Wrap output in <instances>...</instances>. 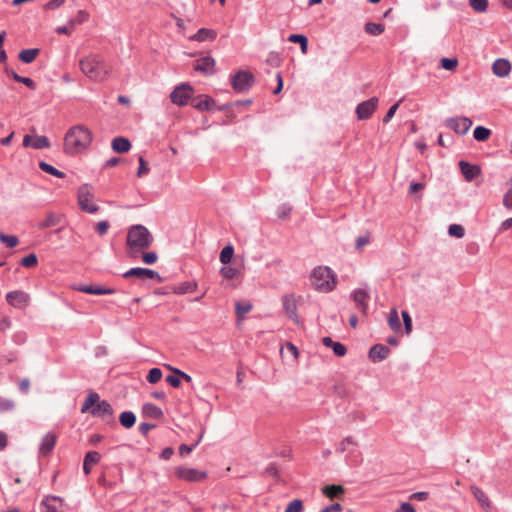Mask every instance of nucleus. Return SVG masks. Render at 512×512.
I'll return each mask as SVG.
<instances>
[{
    "label": "nucleus",
    "mask_w": 512,
    "mask_h": 512,
    "mask_svg": "<svg viewBox=\"0 0 512 512\" xmlns=\"http://www.w3.org/2000/svg\"><path fill=\"white\" fill-rule=\"evenodd\" d=\"M93 141L92 131L85 125L71 127L64 138V151L69 155H77L86 151Z\"/></svg>",
    "instance_id": "1"
},
{
    "label": "nucleus",
    "mask_w": 512,
    "mask_h": 512,
    "mask_svg": "<svg viewBox=\"0 0 512 512\" xmlns=\"http://www.w3.org/2000/svg\"><path fill=\"white\" fill-rule=\"evenodd\" d=\"M153 242V236L143 225L132 226L127 233V255L136 259L140 253L148 249Z\"/></svg>",
    "instance_id": "2"
},
{
    "label": "nucleus",
    "mask_w": 512,
    "mask_h": 512,
    "mask_svg": "<svg viewBox=\"0 0 512 512\" xmlns=\"http://www.w3.org/2000/svg\"><path fill=\"white\" fill-rule=\"evenodd\" d=\"M82 73L90 80L103 82L108 79L111 73V66L98 54H91L79 61Z\"/></svg>",
    "instance_id": "3"
},
{
    "label": "nucleus",
    "mask_w": 512,
    "mask_h": 512,
    "mask_svg": "<svg viewBox=\"0 0 512 512\" xmlns=\"http://www.w3.org/2000/svg\"><path fill=\"white\" fill-rule=\"evenodd\" d=\"M311 283L317 291L328 293L335 289L337 278L329 267L318 266L312 272Z\"/></svg>",
    "instance_id": "4"
},
{
    "label": "nucleus",
    "mask_w": 512,
    "mask_h": 512,
    "mask_svg": "<svg viewBox=\"0 0 512 512\" xmlns=\"http://www.w3.org/2000/svg\"><path fill=\"white\" fill-rule=\"evenodd\" d=\"M77 201L80 209L89 214H94L99 210L94 202V193L91 185L83 184L78 188Z\"/></svg>",
    "instance_id": "5"
},
{
    "label": "nucleus",
    "mask_w": 512,
    "mask_h": 512,
    "mask_svg": "<svg viewBox=\"0 0 512 512\" xmlns=\"http://www.w3.org/2000/svg\"><path fill=\"white\" fill-rule=\"evenodd\" d=\"M194 95L193 87L188 83H181L174 87L170 93V100L177 106H185Z\"/></svg>",
    "instance_id": "6"
},
{
    "label": "nucleus",
    "mask_w": 512,
    "mask_h": 512,
    "mask_svg": "<svg viewBox=\"0 0 512 512\" xmlns=\"http://www.w3.org/2000/svg\"><path fill=\"white\" fill-rule=\"evenodd\" d=\"M175 476L187 482H201L207 478L205 471H200L194 468L179 466L174 469Z\"/></svg>",
    "instance_id": "7"
},
{
    "label": "nucleus",
    "mask_w": 512,
    "mask_h": 512,
    "mask_svg": "<svg viewBox=\"0 0 512 512\" xmlns=\"http://www.w3.org/2000/svg\"><path fill=\"white\" fill-rule=\"evenodd\" d=\"M254 83V76L247 71H239L231 77V85L236 92H245Z\"/></svg>",
    "instance_id": "8"
},
{
    "label": "nucleus",
    "mask_w": 512,
    "mask_h": 512,
    "mask_svg": "<svg viewBox=\"0 0 512 512\" xmlns=\"http://www.w3.org/2000/svg\"><path fill=\"white\" fill-rule=\"evenodd\" d=\"M378 98L372 97L366 101L361 102L356 107V115L358 120H367L369 119L373 113L376 111L378 107Z\"/></svg>",
    "instance_id": "9"
},
{
    "label": "nucleus",
    "mask_w": 512,
    "mask_h": 512,
    "mask_svg": "<svg viewBox=\"0 0 512 512\" xmlns=\"http://www.w3.org/2000/svg\"><path fill=\"white\" fill-rule=\"evenodd\" d=\"M446 126L458 135H465L472 126V121L467 117H454L446 120Z\"/></svg>",
    "instance_id": "10"
},
{
    "label": "nucleus",
    "mask_w": 512,
    "mask_h": 512,
    "mask_svg": "<svg viewBox=\"0 0 512 512\" xmlns=\"http://www.w3.org/2000/svg\"><path fill=\"white\" fill-rule=\"evenodd\" d=\"M7 302L15 308H25L30 302L28 293L21 290L10 291L6 294Z\"/></svg>",
    "instance_id": "11"
},
{
    "label": "nucleus",
    "mask_w": 512,
    "mask_h": 512,
    "mask_svg": "<svg viewBox=\"0 0 512 512\" xmlns=\"http://www.w3.org/2000/svg\"><path fill=\"white\" fill-rule=\"evenodd\" d=\"M194 69L205 75H211L215 72V59L209 55L201 57L195 61Z\"/></svg>",
    "instance_id": "12"
},
{
    "label": "nucleus",
    "mask_w": 512,
    "mask_h": 512,
    "mask_svg": "<svg viewBox=\"0 0 512 512\" xmlns=\"http://www.w3.org/2000/svg\"><path fill=\"white\" fill-rule=\"evenodd\" d=\"M124 278L137 277L139 279H152L157 277L161 280L159 274L156 271L147 268L135 267L131 268L123 274Z\"/></svg>",
    "instance_id": "13"
},
{
    "label": "nucleus",
    "mask_w": 512,
    "mask_h": 512,
    "mask_svg": "<svg viewBox=\"0 0 512 512\" xmlns=\"http://www.w3.org/2000/svg\"><path fill=\"white\" fill-rule=\"evenodd\" d=\"M459 167L462 175L464 176L466 181H472L476 177H478L481 173V168L478 165L470 164L464 160L459 162Z\"/></svg>",
    "instance_id": "14"
},
{
    "label": "nucleus",
    "mask_w": 512,
    "mask_h": 512,
    "mask_svg": "<svg viewBox=\"0 0 512 512\" xmlns=\"http://www.w3.org/2000/svg\"><path fill=\"white\" fill-rule=\"evenodd\" d=\"M24 147H33L34 149H44L50 147V141L46 136L32 137L25 135L23 139Z\"/></svg>",
    "instance_id": "15"
},
{
    "label": "nucleus",
    "mask_w": 512,
    "mask_h": 512,
    "mask_svg": "<svg viewBox=\"0 0 512 512\" xmlns=\"http://www.w3.org/2000/svg\"><path fill=\"white\" fill-rule=\"evenodd\" d=\"M352 298H353L354 302L356 303V306L359 309V311L363 315H366L367 308H368V301H369V294L367 293V291H365L363 289L355 290L352 293Z\"/></svg>",
    "instance_id": "16"
},
{
    "label": "nucleus",
    "mask_w": 512,
    "mask_h": 512,
    "mask_svg": "<svg viewBox=\"0 0 512 512\" xmlns=\"http://www.w3.org/2000/svg\"><path fill=\"white\" fill-rule=\"evenodd\" d=\"M42 505L45 508L44 512H64L63 510V500L58 496H46Z\"/></svg>",
    "instance_id": "17"
},
{
    "label": "nucleus",
    "mask_w": 512,
    "mask_h": 512,
    "mask_svg": "<svg viewBox=\"0 0 512 512\" xmlns=\"http://www.w3.org/2000/svg\"><path fill=\"white\" fill-rule=\"evenodd\" d=\"M492 71L498 77H506L511 71V64L507 59L499 58L493 63Z\"/></svg>",
    "instance_id": "18"
},
{
    "label": "nucleus",
    "mask_w": 512,
    "mask_h": 512,
    "mask_svg": "<svg viewBox=\"0 0 512 512\" xmlns=\"http://www.w3.org/2000/svg\"><path fill=\"white\" fill-rule=\"evenodd\" d=\"M390 353V349L382 344H376L372 346L369 350V358L373 362H378L384 360L388 357Z\"/></svg>",
    "instance_id": "19"
},
{
    "label": "nucleus",
    "mask_w": 512,
    "mask_h": 512,
    "mask_svg": "<svg viewBox=\"0 0 512 512\" xmlns=\"http://www.w3.org/2000/svg\"><path fill=\"white\" fill-rule=\"evenodd\" d=\"M283 308L287 315L294 320L295 322H298V316H297V305L296 301L293 296L291 295H285L282 298Z\"/></svg>",
    "instance_id": "20"
},
{
    "label": "nucleus",
    "mask_w": 512,
    "mask_h": 512,
    "mask_svg": "<svg viewBox=\"0 0 512 512\" xmlns=\"http://www.w3.org/2000/svg\"><path fill=\"white\" fill-rule=\"evenodd\" d=\"M62 220V216L60 214H56L54 212H48L45 215V218L42 221L37 223V228L42 230L50 227L57 226L60 224Z\"/></svg>",
    "instance_id": "21"
},
{
    "label": "nucleus",
    "mask_w": 512,
    "mask_h": 512,
    "mask_svg": "<svg viewBox=\"0 0 512 512\" xmlns=\"http://www.w3.org/2000/svg\"><path fill=\"white\" fill-rule=\"evenodd\" d=\"M74 289L77 291L87 293V294H92V295H108V294H113L115 292V290L112 288H102V287L90 286V285H79V286L74 287Z\"/></svg>",
    "instance_id": "22"
},
{
    "label": "nucleus",
    "mask_w": 512,
    "mask_h": 512,
    "mask_svg": "<svg viewBox=\"0 0 512 512\" xmlns=\"http://www.w3.org/2000/svg\"><path fill=\"white\" fill-rule=\"evenodd\" d=\"M55 444H56V435L54 433L49 432L42 438V441H41L40 447H39V452L42 455L46 456L53 450V448L55 447Z\"/></svg>",
    "instance_id": "23"
},
{
    "label": "nucleus",
    "mask_w": 512,
    "mask_h": 512,
    "mask_svg": "<svg viewBox=\"0 0 512 512\" xmlns=\"http://www.w3.org/2000/svg\"><path fill=\"white\" fill-rule=\"evenodd\" d=\"M217 36V33L216 31L212 30V29H207V28H201L197 31L196 34L190 36V40L192 41H198V42H203V41H207V40H210V41H213Z\"/></svg>",
    "instance_id": "24"
},
{
    "label": "nucleus",
    "mask_w": 512,
    "mask_h": 512,
    "mask_svg": "<svg viewBox=\"0 0 512 512\" xmlns=\"http://www.w3.org/2000/svg\"><path fill=\"white\" fill-rule=\"evenodd\" d=\"M100 454L96 451H89L86 453L83 463V470L85 474H89L91 472L92 465L97 464L100 461Z\"/></svg>",
    "instance_id": "25"
},
{
    "label": "nucleus",
    "mask_w": 512,
    "mask_h": 512,
    "mask_svg": "<svg viewBox=\"0 0 512 512\" xmlns=\"http://www.w3.org/2000/svg\"><path fill=\"white\" fill-rule=\"evenodd\" d=\"M113 412V409L111 405L106 401H98L94 408L91 409V414L94 416H104V415H111Z\"/></svg>",
    "instance_id": "26"
},
{
    "label": "nucleus",
    "mask_w": 512,
    "mask_h": 512,
    "mask_svg": "<svg viewBox=\"0 0 512 512\" xmlns=\"http://www.w3.org/2000/svg\"><path fill=\"white\" fill-rule=\"evenodd\" d=\"M112 149L117 153L128 152L131 148V143L127 138L116 137L111 143Z\"/></svg>",
    "instance_id": "27"
},
{
    "label": "nucleus",
    "mask_w": 512,
    "mask_h": 512,
    "mask_svg": "<svg viewBox=\"0 0 512 512\" xmlns=\"http://www.w3.org/2000/svg\"><path fill=\"white\" fill-rule=\"evenodd\" d=\"M142 413L144 416L153 419H160L163 417V411L152 403H145L142 407Z\"/></svg>",
    "instance_id": "28"
},
{
    "label": "nucleus",
    "mask_w": 512,
    "mask_h": 512,
    "mask_svg": "<svg viewBox=\"0 0 512 512\" xmlns=\"http://www.w3.org/2000/svg\"><path fill=\"white\" fill-rule=\"evenodd\" d=\"M470 489H471L472 494L474 495V497L476 498V500L479 502V504L482 507H484V508L490 507L489 498L482 489H480L479 487H477L475 485H472Z\"/></svg>",
    "instance_id": "29"
},
{
    "label": "nucleus",
    "mask_w": 512,
    "mask_h": 512,
    "mask_svg": "<svg viewBox=\"0 0 512 512\" xmlns=\"http://www.w3.org/2000/svg\"><path fill=\"white\" fill-rule=\"evenodd\" d=\"M214 100L208 96L198 97L193 103V107L199 111H209L214 105Z\"/></svg>",
    "instance_id": "30"
},
{
    "label": "nucleus",
    "mask_w": 512,
    "mask_h": 512,
    "mask_svg": "<svg viewBox=\"0 0 512 512\" xmlns=\"http://www.w3.org/2000/svg\"><path fill=\"white\" fill-rule=\"evenodd\" d=\"M39 53H40V50L37 48L24 49L19 53V59L22 62L29 64V63H32L36 59V57L39 55Z\"/></svg>",
    "instance_id": "31"
},
{
    "label": "nucleus",
    "mask_w": 512,
    "mask_h": 512,
    "mask_svg": "<svg viewBox=\"0 0 512 512\" xmlns=\"http://www.w3.org/2000/svg\"><path fill=\"white\" fill-rule=\"evenodd\" d=\"M100 397L96 392H91L87 396L86 400L82 404L81 412L86 413L88 411L91 412V409L95 407L96 403L99 401Z\"/></svg>",
    "instance_id": "32"
},
{
    "label": "nucleus",
    "mask_w": 512,
    "mask_h": 512,
    "mask_svg": "<svg viewBox=\"0 0 512 512\" xmlns=\"http://www.w3.org/2000/svg\"><path fill=\"white\" fill-rule=\"evenodd\" d=\"M322 492L326 497L333 499L343 494L344 488L341 485H327L323 487Z\"/></svg>",
    "instance_id": "33"
},
{
    "label": "nucleus",
    "mask_w": 512,
    "mask_h": 512,
    "mask_svg": "<svg viewBox=\"0 0 512 512\" xmlns=\"http://www.w3.org/2000/svg\"><path fill=\"white\" fill-rule=\"evenodd\" d=\"M388 324H389L390 328L395 332H398L401 330V323H400L398 311L396 308H393L390 311L389 316H388Z\"/></svg>",
    "instance_id": "34"
},
{
    "label": "nucleus",
    "mask_w": 512,
    "mask_h": 512,
    "mask_svg": "<svg viewBox=\"0 0 512 512\" xmlns=\"http://www.w3.org/2000/svg\"><path fill=\"white\" fill-rule=\"evenodd\" d=\"M196 288H197L196 282L186 281V282L180 283L178 286H176L173 289V291L176 294H186V293L195 291Z\"/></svg>",
    "instance_id": "35"
},
{
    "label": "nucleus",
    "mask_w": 512,
    "mask_h": 512,
    "mask_svg": "<svg viewBox=\"0 0 512 512\" xmlns=\"http://www.w3.org/2000/svg\"><path fill=\"white\" fill-rule=\"evenodd\" d=\"M119 421L123 427L131 428L135 424L136 417L134 413L130 411H125L121 413Z\"/></svg>",
    "instance_id": "36"
},
{
    "label": "nucleus",
    "mask_w": 512,
    "mask_h": 512,
    "mask_svg": "<svg viewBox=\"0 0 512 512\" xmlns=\"http://www.w3.org/2000/svg\"><path fill=\"white\" fill-rule=\"evenodd\" d=\"M39 167L42 171L52 175V176H55L57 178H64L65 177V173H63L62 171L56 169L55 167H53L52 165L48 164L47 162H44V161H40L39 162Z\"/></svg>",
    "instance_id": "37"
},
{
    "label": "nucleus",
    "mask_w": 512,
    "mask_h": 512,
    "mask_svg": "<svg viewBox=\"0 0 512 512\" xmlns=\"http://www.w3.org/2000/svg\"><path fill=\"white\" fill-rule=\"evenodd\" d=\"M288 41L292 43H299L302 53H306L308 49V39L306 36L301 34H291L288 37Z\"/></svg>",
    "instance_id": "38"
},
{
    "label": "nucleus",
    "mask_w": 512,
    "mask_h": 512,
    "mask_svg": "<svg viewBox=\"0 0 512 512\" xmlns=\"http://www.w3.org/2000/svg\"><path fill=\"white\" fill-rule=\"evenodd\" d=\"M385 26L381 23L368 22L365 24V31L368 34L377 36L384 32Z\"/></svg>",
    "instance_id": "39"
},
{
    "label": "nucleus",
    "mask_w": 512,
    "mask_h": 512,
    "mask_svg": "<svg viewBox=\"0 0 512 512\" xmlns=\"http://www.w3.org/2000/svg\"><path fill=\"white\" fill-rule=\"evenodd\" d=\"M235 309L238 320H242L244 315L251 311L252 305L249 302H237Z\"/></svg>",
    "instance_id": "40"
},
{
    "label": "nucleus",
    "mask_w": 512,
    "mask_h": 512,
    "mask_svg": "<svg viewBox=\"0 0 512 512\" xmlns=\"http://www.w3.org/2000/svg\"><path fill=\"white\" fill-rule=\"evenodd\" d=\"M491 135V131L483 126H477L474 129L473 136L477 141H486Z\"/></svg>",
    "instance_id": "41"
},
{
    "label": "nucleus",
    "mask_w": 512,
    "mask_h": 512,
    "mask_svg": "<svg viewBox=\"0 0 512 512\" xmlns=\"http://www.w3.org/2000/svg\"><path fill=\"white\" fill-rule=\"evenodd\" d=\"M233 254H234V248L231 245L225 246L220 253V257H219L220 262L223 264L230 263L231 259L233 257Z\"/></svg>",
    "instance_id": "42"
},
{
    "label": "nucleus",
    "mask_w": 512,
    "mask_h": 512,
    "mask_svg": "<svg viewBox=\"0 0 512 512\" xmlns=\"http://www.w3.org/2000/svg\"><path fill=\"white\" fill-rule=\"evenodd\" d=\"M470 6L476 12H485L488 8V0H469Z\"/></svg>",
    "instance_id": "43"
},
{
    "label": "nucleus",
    "mask_w": 512,
    "mask_h": 512,
    "mask_svg": "<svg viewBox=\"0 0 512 512\" xmlns=\"http://www.w3.org/2000/svg\"><path fill=\"white\" fill-rule=\"evenodd\" d=\"M238 273V269L231 266H224L220 269V274L225 279H234Z\"/></svg>",
    "instance_id": "44"
},
{
    "label": "nucleus",
    "mask_w": 512,
    "mask_h": 512,
    "mask_svg": "<svg viewBox=\"0 0 512 512\" xmlns=\"http://www.w3.org/2000/svg\"><path fill=\"white\" fill-rule=\"evenodd\" d=\"M0 241L7 245L9 248H13L18 245L19 240L17 237L12 235H6L4 233H0Z\"/></svg>",
    "instance_id": "45"
},
{
    "label": "nucleus",
    "mask_w": 512,
    "mask_h": 512,
    "mask_svg": "<svg viewBox=\"0 0 512 512\" xmlns=\"http://www.w3.org/2000/svg\"><path fill=\"white\" fill-rule=\"evenodd\" d=\"M162 378V371L159 368H152L147 375V381L149 383L155 384L159 382Z\"/></svg>",
    "instance_id": "46"
},
{
    "label": "nucleus",
    "mask_w": 512,
    "mask_h": 512,
    "mask_svg": "<svg viewBox=\"0 0 512 512\" xmlns=\"http://www.w3.org/2000/svg\"><path fill=\"white\" fill-rule=\"evenodd\" d=\"M12 77L15 81L23 83L24 85H26L28 88H30L32 90H34L36 87L35 82L29 77L20 76L15 72L12 73Z\"/></svg>",
    "instance_id": "47"
},
{
    "label": "nucleus",
    "mask_w": 512,
    "mask_h": 512,
    "mask_svg": "<svg viewBox=\"0 0 512 512\" xmlns=\"http://www.w3.org/2000/svg\"><path fill=\"white\" fill-rule=\"evenodd\" d=\"M15 408V402L11 399L0 398V413L10 412Z\"/></svg>",
    "instance_id": "48"
},
{
    "label": "nucleus",
    "mask_w": 512,
    "mask_h": 512,
    "mask_svg": "<svg viewBox=\"0 0 512 512\" xmlns=\"http://www.w3.org/2000/svg\"><path fill=\"white\" fill-rule=\"evenodd\" d=\"M38 263L37 256L34 253H31L21 259V265L26 268H32L36 266Z\"/></svg>",
    "instance_id": "49"
},
{
    "label": "nucleus",
    "mask_w": 512,
    "mask_h": 512,
    "mask_svg": "<svg viewBox=\"0 0 512 512\" xmlns=\"http://www.w3.org/2000/svg\"><path fill=\"white\" fill-rule=\"evenodd\" d=\"M448 233L453 237L462 238L465 234V230L459 224H452L449 226Z\"/></svg>",
    "instance_id": "50"
},
{
    "label": "nucleus",
    "mask_w": 512,
    "mask_h": 512,
    "mask_svg": "<svg viewBox=\"0 0 512 512\" xmlns=\"http://www.w3.org/2000/svg\"><path fill=\"white\" fill-rule=\"evenodd\" d=\"M88 17H89V14L84 11V10H79L78 11V14L76 16L75 19H71L69 21V25L72 27H74L76 24H81V23H84L85 21L88 20Z\"/></svg>",
    "instance_id": "51"
},
{
    "label": "nucleus",
    "mask_w": 512,
    "mask_h": 512,
    "mask_svg": "<svg viewBox=\"0 0 512 512\" xmlns=\"http://www.w3.org/2000/svg\"><path fill=\"white\" fill-rule=\"evenodd\" d=\"M203 437V432H201L200 434V437L198 438V440L195 442V444H193L192 446H188L186 444H182L180 445L179 447V454L183 457V456H186L188 454H190L192 452V450L200 443L201 439Z\"/></svg>",
    "instance_id": "52"
},
{
    "label": "nucleus",
    "mask_w": 512,
    "mask_h": 512,
    "mask_svg": "<svg viewBox=\"0 0 512 512\" xmlns=\"http://www.w3.org/2000/svg\"><path fill=\"white\" fill-rule=\"evenodd\" d=\"M441 67L446 70H454L458 65V60L456 58H442Z\"/></svg>",
    "instance_id": "53"
},
{
    "label": "nucleus",
    "mask_w": 512,
    "mask_h": 512,
    "mask_svg": "<svg viewBox=\"0 0 512 512\" xmlns=\"http://www.w3.org/2000/svg\"><path fill=\"white\" fill-rule=\"evenodd\" d=\"M302 510H303L302 501L299 499H295L288 504L285 512H302Z\"/></svg>",
    "instance_id": "54"
},
{
    "label": "nucleus",
    "mask_w": 512,
    "mask_h": 512,
    "mask_svg": "<svg viewBox=\"0 0 512 512\" xmlns=\"http://www.w3.org/2000/svg\"><path fill=\"white\" fill-rule=\"evenodd\" d=\"M158 259V255L155 252H143L142 253V260L144 263L152 265L154 264Z\"/></svg>",
    "instance_id": "55"
},
{
    "label": "nucleus",
    "mask_w": 512,
    "mask_h": 512,
    "mask_svg": "<svg viewBox=\"0 0 512 512\" xmlns=\"http://www.w3.org/2000/svg\"><path fill=\"white\" fill-rule=\"evenodd\" d=\"M402 318L404 322L406 334H410L412 331V319L407 311H402Z\"/></svg>",
    "instance_id": "56"
},
{
    "label": "nucleus",
    "mask_w": 512,
    "mask_h": 512,
    "mask_svg": "<svg viewBox=\"0 0 512 512\" xmlns=\"http://www.w3.org/2000/svg\"><path fill=\"white\" fill-rule=\"evenodd\" d=\"M370 242V233H366L363 236H359L356 239V248L358 250H361L365 245H367Z\"/></svg>",
    "instance_id": "57"
},
{
    "label": "nucleus",
    "mask_w": 512,
    "mask_h": 512,
    "mask_svg": "<svg viewBox=\"0 0 512 512\" xmlns=\"http://www.w3.org/2000/svg\"><path fill=\"white\" fill-rule=\"evenodd\" d=\"M400 102H401V101H399V102L395 103L394 105H392V106L388 109V111H387L386 115H385V116H384V118H383V122H384V123H388V122L392 119V117L395 115V113H396V111H397V109H398V107H399V105H400Z\"/></svg>",
    "instance_id": "58"
},
{
    "label": "nucleus",
    "mask_w": 512,
    "mask_h": 512,
    "mask_svg": "<svg viewBox=\"0 0 512 512\" xmlns=\"http://www.w3.org/2000/svg\"><path fill=\"white\" fill-rule=\"evenodd\" d=\"M332 349L334 354L339 357L344 356L347 352L346 347L340 342H335L332 346Z\"/></svg>",
    "instance_id": "59"
},
{
    "label": "nucleus",
    "mask_w": 512,
    "mask_h": 512,
    "mask_svg": "<svg viewBox=\"0 0 512 512\" xmlns=\"http://www.w3.org/2000/svg\"><path fill=\"white\" fill-rule=\"evenodd\" d=\"M149 172V168L147 166L146 161L142 156L139 157V169L137 171V176L142 177L143 175Z\"/></svg>",
    "instance_id": "60"
},
{
    "label": "nucleus",
    "mask_w": 512,
    "mask_h": 512,
    "mask_svg": "<svg viewBox=\"0 0 512 512\" xmlns=\"http://www.w3.org/2000/svg\"><path fill=\"white\" fill-rule=\"evenodd\" d=\"M356 441L354 440L353 437L349 436V437H346L345 439L342 440V442L340 443L339 445V450L341 452H344L347 450L348 446L349 445H356Z\"/></svg>",
    "instance_id": "61"
},
{
    "label": "nucleus",
    "mask_w": 512,
    "mask_h": 512,
    "mask_svg": "<svg viewBox=\"0 0 512 512\" xmlns=\"http://www.w3.org/2000/svg\"><path fill=\"white\" fill-rule=\"evenodd\" d=\"M503 206L512 210V188L509 189L503 196Z\"/></svg>",
    "instance_id": "62"
},
{
    "label": "nucleus",
    "mask_w": 512,
    "mask_h": 512,
    "mask_svg": "<svg viewBox=\"0 0 512 512\" xmlns=\"http://www.w3.org/2000/svg\"><path fill=\"white\" fill-rule=\"evenodd\" d=\"M109 229V223L107 221H100L96 224L95 230L99 235H104Z\"/></svg>",
    "instance_id": "63"
},
{
    "label": "nucleus",
    "mask_w": 512,
    "mask_h": 512,
    "mask_svg": "<svg viewBox=\"0 0 512 512\" xmlns=\"http://www.w3.org/2000/svg\"><path fill=\"white\" fill-rule=\"evenodd\" d=\"M395 512H416V510L409 502H403Z\"/></svg>",
    "instance_id": "64"
}]
</instances>
